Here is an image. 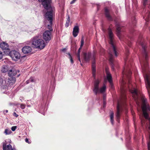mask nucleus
Returning a JSON list of instances; mask_svg holds the SVG:
<instances>
[{
	"instance_id": "48",
	"label": "nucleus",
	"mask_w": 150,
	"mask_h": 150,
	"mask_svg": "<svg viewBox=\"0 0 150 150\" xmlns=\"http://www.w3.org/2000/svg\"><path fill=\"white\" fill-rule=\"evenodd\" d=\"M6 113H7V112H8V110H6Z\"/></svg>"
},
{
	"instance_id": "34",
	"label": "nucleus",
	"mask_w": 150,
	"mask_h": 150,
	"mask_svg": "<svg viewBox=\"0 0 150 150\" xmlns=\"http://www.w3.org/2000/svg\"><path fill=\"white\" fill-rule=\"evenodd\" d=\"M82 48L79 47V50L78 51V52L77 53H76V56H79L80 55V50Z\"/></svg>"
},
{
	"instance_id": "47",
	"label": "nucleus",
	"mask_w": 150,
	"mask_h": 150,
	"mask_svg": "<svg viewBox=\"0 0 150 150\" xmlns=\"http://www.w3.org/2000/svg\"><path fill=\"white\" fill-rule=\"evenodd\" d=\"M20 74H18V75H17V77H18L19 76H20Z\"/></svg>"
},
{
	"instance_id": "49",
	"label": "nucleus",
	"mask_w": 150,
	"mask_h": 150,
	"mask_svg": "<svg viewBox=\"0 0 150 150\" xmlns=\"http://www.w3.org/2000/svg\"><path fill=\"white\" fill-rule=\"evenodd\" d=\"M123 73H124V74H125V71H124L123 72Z\"/></svg>"
},
{
	"instance_id": "36",
	"label": "nucleus",
	"mask_w": 150,
	"mask_h": 150,
	"mask_svg": "<svg viewBox=\"0 0 150 150\" xmlns=\"http://www.w3.org/2000/svg\"><path fill=\"white\" fill-rule=\"evenodd\" d=\"M8 70H7V69H5L4 67V68L2 69V71L3 73H5L8 72Z\"/></svg>"
},
{
	"instance_id": "4",
	"label": "nucleus",
	"mask_w": 150,
	"mask_h": 150,
	"mask_svg": "<svg viewBox=\"0 0 150 150\" xmlns=\"http://www.w3.org/2000/svg\"><path fill=\"white\" fill-rule=\"evenodd\" d=\"M99 80H97L95 81L94 83V88L93 91L96 95H97L98 93H103L105 92L106 90V86L105 85H104L100 89H99Z\"/></svg>"
},
{
	"instance_id": "19",
	"label": "nucleus",
	"mask_w": 150,
	"mask_h": 150,
	"mask_svg": "<svg viewBox=\"0 0 150 150\" xmlns=\"http://www.w3.org/2000/svg\"><path fill=\"white\" fill-rule=\"evenodd\" d=\"M79 28L78 26H75L73 28V35L74 37H76L79 33Z\"/></svg>"
},
{
	"instance_id": "14",
	"label": "nucleus",
	"mask_w": 150,
	"mask_h": 150,
	"mask_svg": "<svg viewBox=\"0 0 150 150\" xmlns=\"http://www.w3.org/2000/svg\"><path fill=\"white\" fill-rule=\"evenodd\" d=\"M115 27L116 29L117 35V36L120 38V33L122 31L121 27L119 23L116 22L115 20Z\"/></svg>"
},
{
	"instance_id": "30",
	"label": "nucleus",
	"mask_w": 150,
	"mask_h": 150,
	"mask_svg": "<svg viewBox=\"0 0 150 150\" xmlns=\"http://www.w3.org/2000/svg\"><path fill=\"white\" fill-rule=\"evenodd\" d=\"M67 20L66 21V23L65 24V26L66 27H67L69 25V23L70 22V19L69 16H68V18L67 19Z\"/></svg>"
},
{
	"instance_id": "35",
	"label": "nucleus",
	"mask_w": 150,
	"mask_h": 150,
	"mask_svg": "<svg viewBox=\"0 0 150 150\" xmlns=\"http://www.w3.org/2000/svg\"><path fill=\"white\" fill-rule=\"evenodd\" d=\"M25 141L27 143L29 144H30L31 143V141H30V140L29 141V139L27 138H26L25 139Z\"/></svg>"
},
{
	"instance_id": "2",
	"label": "nucleus",
	"mask_w": 150,
	"mask_h": 150,
	"mask_svg": "<svg viewBox=\"0 0 150 150\" xmlns=\"http://www.w3.org/2000/svg\"><path fill=\"white\" fill-rule=\"evenodd\" d=\"M112 26V24H110L108 29L107 33L108 37L109 39V42L111 45V48L109 50V61L110 64L111 65V68L113 71L114 70V56L113 54H115V56L117 57L118 55V53L117 52V49L114 43V35L111 29Z\"/></svg>"
},
{
	"instance_id": "45",
	"label": "nucleus",
	"mask_w": 150,
	"mask_h": 150,
	"mask_svg": "<svg viewBox=\"0 0 150 150\" xmlns=\"http://www.w3.org/2000/svg\"><path fill=\"white\" fill-rule=\"evenodd\" d=\"M66 49L65 48H64L62 50L63 52H65L66 51Z\"/></svg>"
},
{
	"instance_id": "42",
	"label": "nucleus",
	"mask_w": 150,
	"mask_h": 150,
	"mask_svg": "<svg viewBox=\"0 0 150 150\" xmlns=\"http://www.w3.org/2000/svg\"><path fill=\"white\" fill-rule=\"evenodd\" d=\"M77 58H78V59L79 61L81 62V58H80V56H76Z\"/></svg>"
},
{
	"instance_id": "9",
	"label": "nucleus",
	"mask_w": 150,
	"mask_h": 150,
	"mask_svg": "<svg viewBox=\"0 0 150 150\" xmlns=\"http://www.w3.org/2000/svg\"><path fill=\"white\" fill-rule=\"evenodd\" d=\"M96 52L95 51H94L92 57L93 59V61L92 64V69L93 76L94 78L96 76V64L95 62V60L96 59Z\"/></svg>"
},
{
	"instance_id": "43",
	"label": "nucleus",
	"mask_w": 150,
	"mask_h": 150,
	"mask_svg": "<svg viewBox=\"0 0 150 150\" xmlns=\"http://www.w3.org/2000/svg\"><path fill=\"white\" fill-rule=\"evenodd\" d=\"M76 1V0H73L72 1H71L70 2L71 4H72L74 3Z\"/></svg>"
},
{
	"instance_id": "21",
	"label": "nucleus",
	"mask_w": 150,
	"mask_h": 150,
	"mask_svg": "<svg viewBox=\"0 0 150 150\" xmlns=\"http://www.w3.org/2000/svg\"><path fill=\"white\" fill-rule=\"evenodd\" d=\"M17 73L16 71L13 69L8 71L7 74L9 77L13 76L16 75Z\"/></svg>"
},
{
	"instance_id": "15",
	"label": "nucleus",
	"mask_w": 150,
	"mask_h": 150,
	"mask_svg": "<svg viewBox=\"0 0 150 150\" xmlns=\"http://www.w3.org/2000/svg\"><path fill=\"white\" fill-rule=\"evenodd\" d=\"M22 51L24 54H27L30 53L32 51L31 47L29 46H24L22 49Z\"/></svg>"
},
{
	"instance_id": "7",
	"label": "nucleus",
	"mask_w": 150,
	"mask_h": 150,
	"mask_svg": "<svg viewBox=\"0 0 150 150\" xmlns=\"http://www.w3.org/2000/svg\"><path fill=\"white\" fill-rule=\"evenodd\" d=\"M43 38L46 42L51 40L52 37V32L48 30H46L44 32L43 35Z\"/></svg>"
},
{
	"instance_id": "46",
	"label": "nucleus",
	"mask_w": 150,
	"mask_h": 150,
	"mask_svg": "<svg viewBox=\"0 0 150 150\" xmlns=\"http://www.w3.org/2000/svg\"><path fill=\"white\" fill-rule=\"evenodd\" d=\"M129 51L128 50H127L126 51V55L127 56L128 55V53H129Z\"/></svg>"
},
{
	"instance_id": "18",
	"label": "nucleus",
	"mask_w": 150,
	"mask_h": 150,
	"mask_svg": "<svg viewBox=\"0 0 150 150\" xmlns=\"http://www.w3.org/2000/svg\"><path fill=\"white\" fill-rule=\"evenodd\" d=\"M8 83H7L5 85L7 88L9 86L10 83L13 84L15 83L16 81V78L13 76H11L8 78Z\"/></svg>"
},
{
	"instance_id": "20",
	"label": "nucleus",
	"mask_w": 150,
	"mask_h": 150,
	"mask_svg": "<svg viewBox=\"0 0 150 150\" xmlns=\"http://www.w3.org/2000/svg\"><path fill=\"white\" fill-rule=\"evenodd\" d=\"M2 146L3 150H12L13 149L11 144H9L6 146V144L5 142L3 143Z\"/></svg>"
},
{
	"instance_id": "44",
	"label": "nucleus",
	"mask_w": 150,
	"mask_h": 150,
	"mask_svg": "<svg viewBox=\"0 0 150 150\" xmlns=\"http://www.w3.org/2000/svg\"><path fill=\"white\" fill-rule=\"evenodd\" d=\"M106 102L105 101H103V107H104L106 105Z\"/></svg>"
},
{
	"instance_id": "5",
	"label": "nucleus",
	"mask_w": 150,
	"mask_h": 150,
	"mask_svg": "<svg viewBox=\"0 0 150 150\" xmlns=\"http://www.w3.org/2000/svg\"><path fill=\"white\" fill-rule=\"evenodd\" d=\"M48 10L49 11H48L46 13L45 18L51 24H52L53 17V12L54 10V8H50Z\"/></svg>"
},
{
	"instance_id": "6",
	"label": "nucleus",
	"mask_w": 150,
	"mask_h": 150,
	"mask_svg": "<svg viewBox=\"0 0 150 150\" xmlns=\"http://www.w3.org/2000/svg\"><path fill=\"white\" fill-rule=\"evenodd\" d=\"M9 53L8 54H9L10 56L14 60H17L19 59L20 57V54L19 53L15 50L9 51Z\"/></svg>"
},
{
	"instance_id": "11",
	"label": "nucleus",
	"mask_w": 150,
	"mask_h": 150,
	"mask_svg": "<svg viewBox=\"0 0 150 150\" xmlns=\"http://www.w3.org/2000/svg\"><path fill=\"white\" fill-rule=\"evenodd\" d=\"M117 111L116 114V117L117 119V121L119 122L120 117V113L122 111V108L119 102H118L117 106Z\"/></svg>"
},
{
	"instance_id": "26",
	"label": "nucleus",
	"mask_w": 150,
	"mask_h": 150,
	"mask_svg": "<svg viewBox=\"0 0 150 150\" xmlns=\"http://www.w3.org/2000/svg\"><path fill=\"white\" fill-rule=\"evenodd\" d=\"M110 121L112 125L113 124V117H114V113L113 112H112L110 113Z\"/></svg>"
},
{
	"instance_id": "8",
	"label": "nucleus",
	"mask_w": 150,
	"mask_h": 150,
	"mask_svg": "<svg viewBox=\"0 0 150 150\" xmlns=\"http://www.w3.org/2000/svg\"><path fill=\"white\" fill-rule=\"evenodd\" d=\"M39 1L42 2V4L44 8L47 10L49 9L50 8H52L50 6L51 0H38Z\"/></svg>"
},
{
	"instance_id": "28",
	"label": "nucleus",
	"mask_w": 150,
	"mask_h": 150,
	"mask_svg": "<svg viewBox=\"0 0 150 150\" xmlns=\"http://www.w3.org/2000/svg\"><path fill=\"white\" fill-rule=\"evenodd\" d=\"M4 133L6 135L12 133V132L9 129H6L4 131Z\"/></svg>"
},
{
	"instance_id": "16",
	"label": "nucleus",
	"mask_w": 150,
	"mask_h": 150,
	"mask_svg": "<svg viewBox=\"0 0 150 150\" xmlns=\"http://www.w3.org/2000/svg\"><path fill=\"white\" fill-rule=\"evenodd\" d=\"M125 75L127 77L128 80V84H127V87L128 88L130 92H131V90L130 89L131 85L130 78L131 77V73L129 71H127L125 74Z\"/></svg>"
},
{
	"instance_id": "13",
	"label": "nucleus",
	"mask_w": 150,
	"mask_h": 150,
	"mask_svg": "<svg viewBox=\"0 0 150 150\" xmlns=\"http://www.w3.org/2000/svg\"><path fill=\"white\" fill-rule=\"evenodd\" d=\"M83 58L84 60L86 62H89L91 57V53L90 52L82 53Z\"/></svg>"
},
{
	"instance_id": "29",
	"label": "nucleus",
	"mask_w": 150,
	"mask_h": 150,
	"mask_svg": "<svg viewBox=\"0 0 150 150\" xmlns=\"http://www.w3.org/2000/svg\"><path fill=\"white\" fill-rule=\"evenodd\" d=\"M50 25H47V28L49 29V31H50L52 33V32L53 31L52 27V23L51 24H50Z\"/></svg>"
},
{
	"instance_id": "31",
	"label": "nucleus",
	"mask_w": 150,
	"mask_h": 150,
	"mask_svg": "<svg viewBox=\"0 0 150 150\" xmlns=\"http://www.w3.org/2000/svg\"><path fill=\"white\" fill-rule=\"evenodd\" d=\"M81 44L80 45V48H82V47L83 46L84 43V40L83 38V37H82V38L81 41Z\"/></svg>"
},
{
	"instance_id": "51",
	"label": "nucleus",
	"mask_w": 150,
	"mask_h": 150,
	"mask_svg": "<svg viewBox=\"0 0 150 150\" xmlns=\"http://www.w3.org/2000/svg\"><path fill=\"white\" fill-rule=\"evenodd\" d=\"M12 150H16L15 149H12Z\"/></svg>"
},
{
	"instance_id": "33",
	"label": "nucleus",
	"mask_w": 150,
	"mask_h": 150,
	"mask_svg": "<svg viewBox=\"0 0 150 150\" xmlns=\"http://www.w3.org/2000/svg\"><path fill=\"white\" fill-rule=\"evenodd\" d=\"M148 150H150V134L149 135V141L148 142Z\"/></svg>"
},
{
	"instance_id": "38",
	"label": "nucleus",
	"mask_w": 150,
	"mask_h": 150,
	"mask_svg": "<svg viewBox=\"0 0 150 150\" xmlns=\"http://www.w3.org/2000/svg\"><path fill=\"white\" fill-rule=\"evenodd\" d=\"M20 107L22 109H24L25 108V105L21 104V105Z\"/></svg>"
},
{
	"instance_id": "10",
	"label": "nucleus",
	"mask_w": 150,
	"mask_h": 150,
	"mask_svg": "<svg viewBox=\"0 0 150 150\" xmlns=\"http://www.w3.org/2000/svg\"><path fill=\"white\" fill-rule=\"evenodd\" d=\"M0 47L3 50H4V53L7 54L9 53L10 50L8 48V45L5 42H3L1 43Z\"/></svg>"
},
{
	"instance_id": "27",
	"label": "nucleus",
	"mask_w": 150,
	"mask_h": 150,
	"mask_svg": "<svg viewBox=\"0 0 150 150\" xmlns=\"http://www.w3.org/2000/svg\"><path fill=\"white\" fill-rule=\"evenodd\" d=\"M67 54L69 56V58L70 59L71 63L73 64L74 63V61L70 54L69 53H67Z\"/></svg>"
},
{
	"instance_id": "39",
	"label": "nucleus",
	"mask_w": 150,
	"mask_h": 150,
	"mask_svg": "<svg viewBox=\"0 0 150 150\" xmlns=\"http://www.w3.org/2000/svg\"><path fill=\"white\" fill-rule=\"evenodd\" d=\"M3 57V54L2 52L0 51V59H1Z\"/></svg>"
},
{
	"instance_id": "3",
	"label": "nucleus",
	"mask_w": 150,
	"mask_h": 150,
	"mask_svg": "<svg viewBox=\"0 0 150 150\" xmlns=\"http://www.w3.org/2000/svg\"><path fill=\"white\" fill-rule=\"evenodd\" d=\"M30 42L33 47L35 48L42 49L45 46L44 41L40 39L39 35H36L32 38Z\"/></svg>"
},
{
	"instance_id": "52",
	"label": "nucleus",
	"mask_w": 150,
	"mask_h": 150,
	"mask_svg": "<svg viewBox=\"0 0 150 150\" xmlns=\"http://www.w3.org/2000/svg\"><path fill=\"white\" fill-rule=\"evenodd\" d=\"M133 119L134 121V117H133Z\"/></svg>"
},
{
	"instance_id": "41",
	"label": "nucleus",
	"mask_w": 150,
	"mask_h": 150,
	"mask_svg": "<svg viewBox=\"0 0 150 150\" xmlns=\"http://www.w3.org/2000/svg\"><path fill=\"white\" fill-rule=\"evenodd\" d=\"M106 98V96L105 95H103V100L105 101Z\"/></svg>"
},
{
	"instance_id": "40",
	"label": "nucleus",
	"mask_w": 150,
	"mask_h": 150,
	"mask_svg": "<svg viewBox=\"0 0 150 150\" xmlns=\"http://www.w3.org/2000/svg\"><path fill=\"white\" fill-rule=\"evenodd\" d=\"M13 115L14 116L16 117H17L18 116V115L16 113V112H14L13 113Z\"/></svg>"
},
{
	"instance_id": "37",
	"label": "nucleus",
	"mask_w": 150,
	"mask_h": 150,
	"mask_svg": "<svg viewBox=\"0 0 150 150\" xmlns=\"http://www.w3.org/2000/svg\"><path fill=\"white\" fill-rule=\"evenodd\" d=\"M16 128L17 127L16 126H13L11 127V129L12 131H14L16 130Z\"/></svg>"
},
{
	"instance_id": "17",
	"label": "nucleus",
	"mask_w": 150,
	"mask_h": 150,
	"mask_svg": "<svg viewBox=\"0 0 150 150\" xmlns=\"http://www.w3.org/2000/svg\"><path fill=\"white\" fill-rule=\"evenodd\" d=\"M105 17L108 21H112L113 20V18L110 14L109 11L107 8L105 9Z\"/></svg>"
},
{
	"instance_id": "22",
	"label": "nucleus",
	"mask_w": 150,
	"mask_h": 150,
	"mask_svg": "<svg viewBox=\"0 0 150 150\" xmlns=\"http://www.w3.org/2000/svg\"><path fill=\"white\" fill-rule=\"evenodd\" d=\"M36 81V80L34 77H31L29 79L26 81V84H28L31 82L35 83Z\"/></svg>"
},
{
	"instance_id": "32",
	"label": "nucleus",
	"mask_w": 150,
	"mask_h": 150,
	"mask_svg": "<svg viewBox=\"0 0 150 150\" xmlns=\"http://www.w3.org/2000/svg\"><path fill=\"white\" fill-rule=\"evenodd\" d=\"M148 3V0H143V4L144 6H146Z\"/></svg>"
},
{
	"instance_id": "50",
	"label": "nucleus",
	"mask_w": 150,
	"mask_h": 150,
	"mask_svg": "<svg viewBox=\"0 0 150 150\" xmlns=\"http://www.w3.org/2000/svg\"><path fill=\"white\" fill-rule=\"evenodd\" d=\"M17 71H18V73H19V72H20V71H19V70H18Z\"/></svg>"
},
{
	"instance_id": "25",
	"label": "nucleus",
	"mask_w": 150,
	"mask_h": 150,
	"mask_svg": "<svg viewBox=\"0 0 150 150\" xmlns=\"http://www.w3.org/2000/svg\"><path fill=\"white\" fill-rule=\"evenodd\" d=\"M71 50L74 51V50L76 51V45L75 43L74 42L71 43Z\"/></svg>"
},
{
	"instance_id": "12",
	"label": "nucleus",
	"mask_w": 150,
	"mask_h": 150,
	"mask_svg": "<svg viewBox=\"0 0 150 150\" xmlns=\"http://www.w3.org/2000/svg\"><path fill=\"white\" fill-rule=\"evenodd\" d=\"M105 72L106 74L107 79L108 81L110 83L111 87L113 86V84L112 83V76L109 72L108 69L106 68L105 69Z\"/></svg>"
},
{
	"instance_id": "23",
	"label": "nucleus",
	"mask_w": 150,
	"mask_h": 150,
	"mask_svg": "<svg viewBox=\"0 0 150 150\" xmlns=\"http://www.w3.org/2000/svg\"><path fill=\"white\" fill-rule=\"evenodd\" d=\"M6 84V81L4 80L2 78H0V85H4V86L5 89L7 88L5 85Z\"/></svg>"
},
{
	"instance_id": "1",
	"label": "nucleus",
	"mask_w": 150,
	"mask_h": 150,
	"mask_svg": "<svg viewBox=\"0 0 150 150\" xmlns=\"http://www.w3.org/2000/svg\"><path fill=\"white\" fill-rule=\"evenodd\" d=\"M132 96L133 97L138 106L141 107L142 109L143 115L140 117L142 125H147L148 122L149 124V128L150 129V118L147 113L150 108L145 97L143 95H140L136 89L132 88Z\"/></svg>"
},
{
	"instance_id": "24",
	"label": "nucleus",
	"mask_w": 150,
	"mask_h": 150,
	"mask_svg": "<svg viewBox=\"0 0 150 150\" xmlns=\"http://www.w3.org/2000/svg\"><path fill=\"white\" fill-rule=\"evenodd\" d=\"M150 17V12L147 13L145 16H144V18L146 21H148L149 20V18Z\"/></svg>"
}]
</instances>
